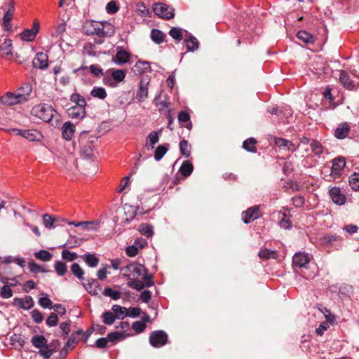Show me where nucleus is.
<instances>
[{
	"label": "nucleus",
	"mask_w": 359,
	"mask_h": 359,
	"mask_svg": "<svg viewBox=\"0 0 359 359\" xmlns=\"http://www.w3.org/2000/svg\"><path fill=\"white\" fill-rule=\"evenodd\" d=\"M83 32L87 35L99 37L111 36L114 34V27L108 22L86 20L83 25Z\"/></svg>",
	"instance_id": "1"
},
{
	"label": "nucleus",
	"mask_w": 359,
	"mask_h": 359,
	"mask_svg": "<svg viewBox=\"0 0 359 359\" xmlns=\"http://www.w3.org/2000/svg\"><path fill=\"white\" fill-rule=\"evenodd\" d=\"M31 112L32 114L48 123L55 128L59 126L60 115L51 105L40 104L34 107Z\"/></svg>",
	"instance_id": "2"
},
{
	"label": "nucleus",
	"mask_w": 359,
	"mask_h": 359,
	"mask_svg": "<svg viewBox=\"0 0 359 359\" xmlns=\"http://www.w3.org/2000/svg\"><path fill=\"white\" fill-rule=\"evenodd\" d=\"M126 72L122 69H109L103 79L104 83L109 87L116 88L120 82L124 81Z\"/></svg>",
	"instance_id": "3"
},
{
	"label": "nucleus",
	"mask_w": 359,
	"mask_h": 359,
	"mask_svg": "<svg viewBox=\"0 0 359 359\" xmlns=\"http://www.w3.org/2000/svg\"><path fill=\"white\" fill-rule=\"evenodd\" d=\"M130 270H132V276L133 277H142L146 282L147 287H149L154 285L152 280V276L148 274V271L146 267L140 264L131 263L130 264Z\"/></svg>",
	"instance_id": "4"
},
{
	"label": "nucleus",
	"mask_w": 359,
	"mask_h": 359,
	"mask_svg": "<svg viewBox=\"0 0 359 359\" xmlns=\"http://www.w3.org/2000/svg\"><path fill=\"white\" fill-rule=\"evenodd\" d=\"M153 10L154 13L161 18L169 20L174 17V9L163 3H155Z\"/></svg>",
	"instance_id": "5"
},
{
	"label": "nucleus",
	"mask_w": 359,
	"mask_h": 359,
	"mask_svg": "<svg viewBox=\"0 0 359 359\" xmlns=\"http://www.w3.org/2000/svg\"><path fill=\"white\" fill-rule=\"evenodd\" d=\"M168 341V334L163 330H156L151 332L149 336V343L155 348H159L164 346Z\"/></svg>",
	"instance_id": "6"
},
{
	"label": "nucleus",
	"mask_w": 359,
	"mask_h": 359,
	"mask_svg": "<svg viewBox=\"0 0 359 359\" xmlns=\"http://www.w3.org/2000/svg\"><path fill=\"white\" fill-rule=\"evenodd\" d=\"M24 95H18V93H13L8 92L0 98V101L3 104L11 106L25 102Z\"/></svg>",
	"instance_id": "7"
},
{
	"label": "nucleus",
	"mask_w": 359,
	"mask_h": 359,
	"mask_svg": "<svg viewBox=\"0 0 359 359\" xmlns=\"http://www.w3.org/2000/svg\"><path fill=\"white\" fill-rule=\"evenodd\" d=\"M86 290L91 295H97L102 290V287L99 283L93 278H88L82 283Z\"/></svg>",
	"instance_id": "8"
},
{
	"label": "nucleus",
	"mask_w": 359,
	"mask_h": 359,
	"mask_svg": "<svg viewBox=\"0 0 359 359\" xmlns=\"http://www.w3.org/2000/svg\"><path fill=\"white\" fill-rule=\"evenodd\" d=\"M130 57V53L128 51L118 46L116 48V53L113 57L112 60L115 64L122 65L129 61Z\"/></svg>",
	"instance_id": "9"
},
{
	"label": "nucleus",
	"mask_w": 359,
	"mask_h": 359,
	"mask_svg": "<svg viewBox=\"0 0 359 359\" xmlns=\"http://www.w3.org/2000/svg\"><path fill=\"white\" fill-rule=\"evenodd\" d=\"M310 262L309 255L304 252L295 253L292 257V264L294 267H306Z\"/></svg>",
	"instance_id": "10"
},
{
	"label": "nucleus",
	"mask_w": 359,
	"mask_h": 359,
	"mask_svg": "<svg viewBox=\"0 0 359 359\" xmlns=\"http://www.w3.org/2000/svg\"><path fill=\"white\" fill-rule=\"evenodd\" d=\"M260 217V211L259 206L249 208L246 211L243 212L242 219L245 224H248L252 221Z\"/></svg>",
	"instance_id": "11"
},
{
	"label": "nucleus",
	"mask_w": 359,
	"mask_h": 359,
	"mask_svg": "<svg viewBox=\"0 0 359 359\" xmlns=\"http://www.w3.org/2000/svg\"><path fill=\"white\" fill-rule=\"evenodd\" d=\"M149 83V81L146 79H142L139 83V88L137 92L136 97L140 102L145 101L148 97Z\"/></svg>",
	"instance_id": "12"
},
{
	"label": "nucleus",
	"mask_w": 359,
	"mask_h": 359,
	"mask_svg": "<svg viewBox=\"0 0 359 359\" xmlns=\"http://www.w3.org/2000/svg\"><path fill=\"white\" fill-rule=\"evenodd\" d=\"M39 29V22L38 21H34L32 29H27L21 33V39L26 41H33L35 39Z\"/></svg>",
	"instance_id": "13"
},
{
	"label": "nucleus",
	"mask_w": 359,
	"mask_h": 359,
	"mask_svg": "<svg viewBox=\"0 0 359 359\" xmlns=\"http://www.w3.org/2000/svg\"><path fill=\"white\" fill-rule=\"evenodd\" d=\"M346 162L344 157H338L332 161V166L331 175L334 177H338L341 175V172L345 167Z\"/></svg>",
	"instance_id": "14"
},
{
	"label": "nucleus",
	"mask_w": 359,
	"mask_h": 359,
	"mask_svg": "<svg viewBox=\"0 0 359 359\" xmlns=\"http://www.w3.org/2000/svg\"><path fill=\"white\" fill-rule=\"evenodd\" d=\"M48 59L47 54L43 52L37 53L33 60V66L35 68L45 69L48 67Z\"/></svg>",
	"instance_id": "15"
},
{
	"label": "nucleus",
	"mask_w": 359,
	"mask_h": 359,
	"mask_svg": "<svg viewBox=\"0 0 359 359\" xmlns=\"http://www.w3.org/2000/svg\"><path fill=\"white\" fill-rule=\"evenodd\" d=\"M332 201L339 205H343L346 201V196L341 192L339 188L332 187L329 191Z\"/></svg>",
	"instance_id": "16"
},
{
	"label": "nucleus",
	"mask_w": 359,
	"mask_h": 359,
	"mask_svg": "<svg viewBox=\"0 0 359 359\" xmlns=\"http://www.w3.org/2000/svg\"><path fill=\"white\" fill-rule=\"evenodd\" d=\"M132 71L137 75L151 71L150 64L147 61L138 60L132 68Z\"/></svg>",
	"instance_id": "17"
},
{
	"label": "nucleus",
	"mask_w": 359,
	"mask_h": 359,
	"mask_svg": "<svg viewBox=\"0 0 359 359\" xmlns=\"http://www.w3.org/2000/svg\"><path fill=\"white\" fill-rule=\"evenodd\" d=\"M13 304L22 309L29 310L33 307L34 300L30 296H26L23 299L15 297L13 299Z\"/></svg>",
	"instance_id": "18"
},
{
	"label": "nucleus",
	"mask_w": 359,
	"mask_h": 359,
	"mask_svg": "<svg viewBox=\"0 0 359 359\" xmlns=\"http://www.w3.org/2000/svg\"><path fill=\"white\" fill-rule=\"evenodd\" d=\"M62 137L66 140H71L75 133V126L70 121H66L62 126Z\"/></svg>",
	"instance_id": "19"
},
{
	"label": "nucleus",
	"mask_w": 359,
	"mask_h": 359,
	"mask_svg": "<svg viewBox=\"0 0 359 359\" xmlns=\"http://www.w3.org/2000/svg\"><path fill=\"white\" fill-rule=\"evenodd\" d=\"M351 127L346 122L339 124L334 131V136L339 140L346 138L349 132Z\"/></svg>",
	"instance_id": "20"
},
{
	"label": "nucleus",
	"mask_w": 359,
	"mask_h": 359,
	"mask_svg": "<svg viewBox=\"0 0 359 359\" xmlns=\"http://www.w3.org/2000/svg\"><path fill=\"white\" fill-rule=\"evenodd\" d=\"M22 137L29 141H41L43 138L41 132L35 129L24 130Z\"/></svg>",
	"instance_id": "21"
},
{
	"label": "nucleus",
	"mask_w": 359,
	"mask_h": 359,
	"mask_svg": "<svg viewBox=\"0 0 359 359\" xmlns=\"http://www.w3.org/2000/svg\"><path fill=\"white\" fill-rule=\"evenodd\" d=\"M161 131H152L151 132L146 138L145 147H147L148 149H154L155 144H157L159 141V135Z\"/></svg>",
	"instance_id": "22"
},
{
	"label": "nucleus",
	"mask_w": 359,
	"mask_h": 359,
	"mask_svg": "<svg viewBox=\"0 0 359 359\" xmlns=\"http://www.w3.org/2000/svg\"><path fill=\"white\" fill-rule=\"evenodd\" d=\"M274 142L277 147L287 149L291 151H294L297 149L295 145L292 142L282 137H276Z\"/></svg>",
	"instance_id": "23"
},
{
	"label": "nucleus",
	"mask_w": 359,
	"mask_h": 359,
	"mask_svg": "<svg viewBox=\"0 0 359 359\" xmlns=\"http://www.w3.org/2000/svg\"><path fill=\"white\" fill-rule=\"evenodd\" d=\"M12 41L11 39H5L4 43L0 45V56L7 57L12 55Z\"/></svg>",
	"instance_id": "24"
},
{
	"label": "nucleus",
	"mask_w": 359,
	"mask_h": 359,
	"mask_svg": "<svg viewBox=\"0 0 359 359\" xmlns=\"http://www.w3.org/2000/svg\"><path fill=\"white\" fill-rule=\"evenodd\" d=\"M258 256L260 259L268 260L270 259H276L278 257V254L276 250H270L267 248H262L259 250Z\"/></svg>",
	"instance_id": "25"
},
{
	"label": "nucleus",
	"mask_w": 359,
	"mask_h": 359,
	"mask_svg": "<svg viewBox=\"0 0 359 359\" xmlns=\"http://www.w3.org/2000/svg\"><path fill=\"white\" fill-rule=\"evenodd\" d=\"M81 257L90 267H96L98 265L99 259L95 254L86 253Z\"/></svg>",
	"instance_id": "26"
},
{
	"label": "nucleus",
	"mask_w": 359,
	"mask_h": 359,
	"mask_svg": "<svg viewBox=\"0 0 359 359\" xmlns=\"http://www.w3.org/2000/svg\"><path fill=\"white\" fill-rule=\"evenodd\" d=\"M339 80L340 82L343 84V86L349 90H352L354 88L355 86L353 82L351 81L349 75L345 71L341 70L339 71Z\"/></svg>",
	"instance_id": "27"
},
{
	"label": "nucleus",
	"mask_w": 359,
	"mask_h": 359,
	"mask_svg": "<svg viewBox=\"0 0 359 359\" xmlns=\"http://www.w3.org/2000/svg\"><path fill=\"white\" fill-rule=\"evenodd\" d=\"M68 114L72 118H83L86 115L85 108L72 107L68 109Z\"/></svg>",
	"instance_id": "28"
},
{
	"label": "nucleus",
	"mask_w": 359,
	"mask_h": 359,
	"mask_svg": "<svg viewBox=\"0 0 359 359\" xmlns=\"http://www.w3.org/2000/svg\"><path fill=\"white\" fill-rule=\"evenodd\" d=\"M166 35L161 30L153 29L151 32V38L156 43L160 44L164 41Z\"/></svg>",
	"instance_id": "29"
},
{
	"label": "nucleus",
	"mask_w": 359,
	"mask_h": 359,
	"mask_svg": "<svg viewBox=\"0 0 359 359\" xmlns=\"http://www.w3.org/2000/svg\"><path fill=\"white\" fill-rule=\"evenodd\" d=\"M184 43L186 44L187 50L189 51H195L199 47V42L196 38L191 36L187 39H184Z\"/></svg>",
	"instance_id": "30"
},
{
	"label": "nucleus",
	"mask_w": 359,
	"mask_h": 359,
	"mask_svg": "<svg viewBox=\"0 0 359 359\" xmlns=\"http://www.w3.org/2000/svg\"><path fill=\"white\" fill-rule=\"evenodd\" d=\"M111 311L116 316V318L123 319L126 316H127L128 309L119 305H114L111 307Z\"/></svg>",
	"instance_id": "31"
},
{
	"label": "nucleus",
	"mask_w": 359,
	"mask_h": 359,
	"mask_svg": "<svg viewBox=\"0 0 359 359\" xmlns=\"http://www.w3.org/2000/svg\"><path fill=\"white\" fill-rule=\"evenodd\" d=\"M31 342L34 347L41 348L46 346L47 339L43 335H35L31 339Z\"/></svg>",
	"instance_id": "32"
},
{
	"label": "nucleus",
	"mask_w": 359,
	"mask_h": 359,
	"mask_svg": "<svg viewBox=\"0 0 359 359\" xmlns=\"http://www.w3.org/2000/svg\"><path fill=\"white\" fill-rule=\"evenodd\" d=\"M168 144H161L157 147L154 151L155 160L157 161H160L168 151Z\"/></svg>",
	"instance_id": "33"
},
{
	"label": "nucleus",
	"mask_w": 359,
	"mask_h": 359,
	"mask_svg": "<svg viewBox=\"0 0 359 359\" xmlns=\"http://www.w3.org/2000/svg\"><path fill=\"white\" fill-rule=\"evenodd\" d=\"M297 36L299 39L306 43H313L315 40V38L312 34L304 30L298 32Z\"/></svg>",
	"instance_id": "34"
},
{
	"label": "nucleus",
	"mask_w": 359,
	"mask_h": 359,
	"mask_svg": "<svg viewBox=\"0 0 359 359\" xmlns=\"http://www.w3.org/2000/svg\"><path fill=\"white\" fill-rule=\"evenodd\" d=\"M70 100L72 102H74L76 104V107H79L81 108H85L87 104L84 97H83L82 95H81L79 93H73L70 96Z\"/></svg>",
	"instance_id": "35"
},
{
	"label": "nucleus",
	"mask_w": 359,
	"mask_h": 359,
	"mask_svg": "<svg viewBox=\"0 0 359 359\" xmlns=\"http://www.w3.org/2000/svg\"><path fill=\"white\" fill-rule=\"evenodd\" d=\"M57 219L51 217L48 214H45L43 216V224L46 229H52L56 227Z\"/></svg>",
	"instance_id": "36"
},
{
	"label": "nucleus",
	"mask_w": 359,
	"mask_h": 359,
	"mask_svg": "<svg viewBox=\"0 0 359 359\" xmlns=\"http://www.w3.org/2000/svg\"><path fill=\"white\" fill-rule=\"evenodd\" d=\"M193 169H194V166H193L192 163L189 161H186L183 162L182 165L180 167V170L181 174L183 176L188 177L193 172Z\"/></svg>",
	"instance_id": "37"
},
{
	"label": "nucleus",
	"mask_w": 359,
	"mask_h": 359,
	"mask_svg": "<svg viewBox=\"0 0 359 359\" xmlns=\"http://www.w3.org/2000/svg\"><path fill=\"white\" fill-rule=\"evenodd\" d=\"M256 143L257 141L254 138H249L243 142V148L249 152L255 153L257 151Z\"/></svg>",
	"instance_id": "38"
},
{
	"label": "nucleus",
	"mask_w": 359,
	"mask_h": 359,
	"mask_svg": "<svg viewBox=\"0 0 359 359\" xmlns=\"http://www.w3.org/2000/svg\"><path fill=\"white\" fill-rule=\"evenodd\" d=\"M14 10V8L13 6H12L9 10L5 13L4 16V27H5V29L6 30H11V28H12V26H11V19L13 18V11Z\"/></svg>",
	"instance_id": "39"
},
{
	"label": "nucleus",
	"mask_w": 359,
	"mask_h": 359,
	"mask_svg": "<svg viewBox=\"0 0 359 359\" xmlns=\"http://www.w3.org/2000/svg\"><path fill=\"white\" fill-rule=\"evenodd\" d=\"M191 144L186 140H182L180 143V152L187 158L189 157L191 155Z\"/></svg>",
	"instance_id": "40"
},
{
	"label": "nucleus",
	"mask_w": 359,
	"mask_h": 359,
	"mask_svg": "<svg viewBox=\"0 0 359 359\" xmlns=\"http://www.w3.org/2000/svg\"><path fill=\"white\" fill-rule=\"evenodd\" d=\"M54 268L57 274L60 276H64L67 271L66 264L60 260H56L55 262Z\"/></svg>",
	"instance_id": "41"
},
{
	"label": "nucleus",
	"mask_w": 359,
	"mask_h": 359,
	"mask_svg": "<svg viewBox=\"0 0 359 359\" xmlns=\"http://www.w3.org/2000/svg\"><path fill=\"white\" fill-rule=\"evenodd\" d=\"M90 95L93 97H97L100 100L105 99L107 95L105 89L102 87H94L90 92Z\"/></svg>",
	"instance_id": "42"
},
{
	"label": "nucleus",
	"mask_w": 359,
	"mask_h": 359,
	"mask_svg": "<svg viewBox=\"0 0 359 359\" xmlns=\"http://www.w3.org/2000/svg\"><path fill=\"white\" fill-rule=\"evenodd\" d=\"M11 341L12 345L18 347L19 348H22L25 344V339L19 334H13L11 337Z\"/></svg>",
	"instance_id": "43"
},
{
	"label": "nucleus",
	"mask_w": 359,
	"mask_h": 359,
	"mask_svg": "<svg viewBox=\"0 0 359 359\" xmlns=\"http://www.w3.org/2000/svg\"><path fill=\"white\" fill-rule=\"evenodd\" d=\"M102 294L106 297H109L114 300L119 299L121 297V292L118 290H114L112 288L109 287H107Z\"/></svg>",
	"instance_id": "44"
},
{
	"label": "nucleus",
	"mask_w": 359,
	"mask_h": 359,
	"mask_svg": "<svg viewBox=\"0 0 359 359\" xmlns=\"http://www.w3.org/2000/svg\"><path fill=\"white\" fill-rule=\"evenodd\" d=\"M34 257L43 262H48L51 259L53 255L46 250H41L34 253Z\"/></svg>",
	"instance_id": "45"
},
{
	"label": "nucleus",
	"mask_w": 359,
	"mask_h": 359,
	"mask_svg": "<svg viewBox=\"0 0 359 359\" xmlns=\"http://www.w3.org/2000/svg\"><path fill=\"white\" fill-rule=\"evenodd\" d=\"M178 120L180 122H187V124L184 126L187 129L191 130L192 127L191 123L190 121V115L188 112L185 111H181L178 114Z\"/></svg>",
	"instance_id": "46"
},
{
	"label": "nucleus",
	"mask_w": 359,
	"mask_h": 359,
	"mask_svg": "<svg viewBox=\"0 0 359 359\" xmlns=\"http://www.w3.org/2000/svg\"><path fill=\"white\" fill-rule=\"evenodd\" d=\"M71 271L79 280H84V271L81 269L79 264L74 263L71 266Z\"/></svg>",
	"instance_id": "47"
},
{
	"label": "nucleus",
	"mask_w": 359,
	"mask_h": 359,
	"mask_svg": "<svg viewBox=\"0 0 359 359\" xmlns=\"http://www.w3.org/2000/svg\"><path fill=\"white\" fill-rule=\"evenodd\" d=\"M310 147H311L312 151L316 155L319 156V155L322 154L323 152V147L322 144L316 140H312L311 141Z\"/></svg>",
	"instance_id": "48"
},
{
	"label": "nucleus",
	"mask_w": 359,
	"mask_h": 359,
	"mask_svg": "<svg viewBox=\"0 0 359 359\" xmlns=\"http://www.w3.org/2000/svg\"><path fill=\"white\" fill-rule=\"evenodd\" d=\"M128 286L136 289L137 290H141L144 287H147L146 282L143 280V281L138 280L137 278H133L128 283Z\"/></svg>",
	"instance_id": "49"
},
{
	"label": "nucleus",
	"mask_w": 359,
	"mask_h": 359,
	"mask_svg": "<svg viewBox=\"0 0 359 359\" xmlns=\"http://www.w3.org/2000/svg\"><path fill=\"white\" fill-rule=\"evenodd\" d=\"M32 92V87L29 83H24L19 89H18V95H24L25 102L28 100V97Z\"/></svg>",
	"instance_id": "50"
},
{
	"label": "nucleus",
	"mask_w": 359,
	"mask_h": 359,
	"mask_svg": "<svg viewBox=\"0 0 359 359\" xmlns=\"http://www.w3.org/2000/svg\"><path fill=\"white\" fill-rule=\"evenodd\" d=\"M126 336L123 332H113L107 334V339L108 342H114L118 339H124Z\"/></svg>",
	"instance_id": "51"
},
{
	"label": "nucleus",
	"mask_w": 359,
	"mask_h": 359,
	"mask_svg": "<svg viewBox=\"0 0 359 359\" xmlns=\"http://www.w3.org/2000/svg\"><path fill=\"white\" fill-rule=\"evenodd\" d=\"M62 258L67 262H73L78 258V255L76 252L65 249L62 252Z\"/></svg>",
	"instance_id": "52"
},
{
	"label": "nucleus",
	"mask_w": 359,
	"mask_h": 359,
	"mask_svg": "<svg viewBox=\"0 0 359 359\" xmlns=\"http://www.w3.org/2000/svg\"><path fill=\"white\" fill-rule=\"evenodd\" d=\"M102 320L104 324L110 325L114 323L116 320V316H114L113 312L109 311H105L104 313H102Z\"/></svg>",
	"instance_id": "53"
},
{
	"label": "nucleus",
	"mask_w": 359,
	"mask_h": 359,
	"mask_svg": "<svg viewBox=\"0 0 359 359\" xmlns=\"http://www.w3.org/2000/svg\"><path fill=\"white\" fill-rule=\"evenodd\" d=\"M349 184L353 190H359V173L355 172L350 176Z\"/></svg>",
	"instance_id": "54"
},
{
	"label": "nucleus",
	"mask_w": 359,
	"mask_h": 359,
	"mask_svg": "<svg viewBox=\"0 0 359 359\" xmlns=\"http://www.w3.org/2000/svg\"><path fill=\"white\" fill-rule=\"evenodd\" d=\"M43 297H41L39 299V304L45 309H51L53 302L48 297L46 294H42Z\"/></svg>",
	"instance_id": "55"
},
{
	"label": "nucleus",
	"mask_w": 359,
	"mask_h": 359,
	"mask_svg": "<svg viewBox=\"0 0 359 359\" xmlns=\"http://www.w3.org/2000/svg\"><path fill=\"white\" fill-rule=\"evenodd\" d=\"M169 34L177 41H180L182 39V32L180 28L172 27L169 32Z\"/></svg>",
	"instance_id": "56"
},
{
	"label": "nucleus",
	"mask_w": 359,
	"mask_h": 359,
	"mask_svg": "<svg viewBox=\"0 0 359 359\" xmlns=\"http://www.w3.org/2000/svg\"><path fill=\"white\" fill-rule=\"evenodd\" d=\"M140 231L143 235L148 238L151 237L153 234V227L149 224H142L140 225Z\"/></svg>",
	"instance_id": "57"
},
{
	"label": "nucleus",
	"mask_w": 359,
	"mask_h": 359,
	"mask_svg": "<svg viewBox=\"0 0 359 359\" xmlns=\"http://www.w3.org/2000/svg\"><path fill=\"white\" fill-rule=\"evenodd\" d=\"M0 296L4 299H8L13 296V291L8 285H4L1 287Z\"/></svg>",
	"instance_id": "58"
},
{
	"label": "nucleus",
	"mask_w": 359,
	"mask_h": 359,
	"mask_svg": "<svg viewBox=\"0 0 359 359\" xmlns=\"http://www.w3.org/2000/svg\"><path fill=\"white\" fill-rule=\"evenodd\" d=\"M279 225L281 228L285 229H289L292 227V223L290 219L287 217L286 214H282V218L279 222Z\"/></svg>",
	"instance_id": "59"
},
{
	"label": "nucleus",
	"mask_w": 359,
	"mask_h": 359,
	"mask_svg": "<svg viewBox=\"0 0 359 359\" xmlns=\"http://www.w3.org/2000/svg\"><path fill=\"white\" fill-rule=\"evenodd\" d=\"M39 353L44 359H49L53 355V351L50 348L49 345L46 344V346L40 348Z\"/></svg>",
	"instance_id": "60"
},
{
	"label": "nucleus",
	"mask_w": 359,
	"mask_h": 359,
	"mask_svg": "<svg viewBox=\"0 0 359 359\" xmlns=\"http://www.w3.org/2000/svg\"><path fill=\"white\" fill-rule=\"evenodd\" d=\"M96 46L93 43H87L83 48V53L90 56H96Z\"/></svg>",
	"instance_id": "61"
},
{
	"label": "nucleus",
	"mask_w": 359,
	"mask_h": 359,
	"mask_svg": "<svg viewBox=\"0 0 359 359\" xmlns=\"http://www.w3.org/2000/svg\"><path fill=\"white\" fill-rule=\"evenodd\" d=\"M106 11L109 14H114L118 11V6L115 1H110L106 6Z\"/></svg>",
	"instance_id": "62"
},
{
	"label": "nucleus",
	"mask_w": 359,
	"mask_h": 359,
	"mask_svg": "<svg viewBox=\"0 0 359 359\" xmlns=\"http://www.w3.org/2000/svg\"><path fill=\"white\" fill-rule=\"evenodd\" d=\"M352 287L348 285L341 286L339 287V293L341 297H348L352 293Z\"/></svg>",
	"instance_id": "63"
},
{
	"label": "nucleus",
	"mask_w": 359,
	"mask_h": 359,
	"mask_svg": "<svg viewBox=\"0 0 359 359\" xmlns=\"http://www.w3.org/2000/svg\"><path fill=\"white\" fill-rule=\"evenodd\" d=\"M32 318L36 323H41L43 320V316L41 311L34 309L32 311Z\"/></svg>",
	"instance_id": "64"
}]
</instances>
